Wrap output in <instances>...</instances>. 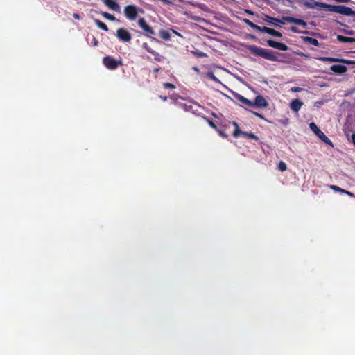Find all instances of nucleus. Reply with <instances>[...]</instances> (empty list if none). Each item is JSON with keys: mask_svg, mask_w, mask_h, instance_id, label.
Instances as JSON below:
<instances>
[{"mask_svg": "<svg viewBox=\"0 0 355 355\" xmlns=\"http://www.w3.org/2000/svg\"><path fill=\"white\" fill-rule=\"evenodd\" d=\"M247 49L252 55L255 56H259L270 61L278 60V58L277 57L275 53L270 50L261 48L255 45H249L248 46Z\"/></svg>", "mask_w": 355, "mask_h": 355, "instance_id": "obj_1", "label": "nucleus"}, {"mask_svg": "<svg viewBox=\"0 0 355 355\" xmlns=\"http://www.w3.org/2000/svg\"><path fill=\"white\" fill-rule=\"evenodd\" d=\"M326 9L329 12L341 14L345 16H352L354 15V11L351 8L345 6L329 5L327 3Z\"/></svg>", "mask_w": 355, "mask_h": 355, "instance_id": "obj_2", "label": "nucleus"}, {"mask_svg": "<svg viewBox=\"0 0 355 355\" xmlns=\"http://www.w3.org/2000/svg\"><path fill=\"white\" fill-rule=\"evenodd\" d=\"M310 129L326 144L333 146L331 141L326 136V135L317 126V125L311 122L309 124Z\"/></svg>", "mask_w": 355, "mask_h": 355, "instance_id": "obj_3", "label": "nucleus"}, {"mask_svg": "<svg viewBox=\"0 0 355 355\" xmlns=\"http://www.w3.org/2000/svg\"><path fill=\"white\" fill-rule=\"evenodd\" d=\"M232 124L234 126V130L233 132V136L234 137L236 138V137H239L240 135H243V136H244L245 137H248V138H249L250 139H253V140H255V141H258L259 140V137L256 135H254V133L241 131L240 130L239 124L236 122L233 121Z\"/></svg>", "mask_w": 355, "mask_h": 355, "instance_id": "obj_4", "label": "nucleus"}, {"mask_svg": "<svg viewBox=\"0 0 355 355\" xmlns=\"http://www.w3.org/2000/svg\"><path fill=\"white\" fill-rule=\"evenodd\" d=\"M103 64L109 69H116L119 66H122L121 60H116L111 56H105L103 60Z\"/></svg>", "mask_w": 355, "mask_h": 355, "instance_id": "obj_5", "label": "nucleus"}, {"mask_svg": "<svg viewBox=\"0 0 355 355\" xmlns=\"http://www.w3.org/2000/svg\"><path fill=\"white\" fill-rule=\"evenodd\" d=\"M286 22L300 25L304 28H306L307 26V23L304 19H297L290 16L283 17L282 19H279L278 23L285 24Z\"/></svg>", "mask_w": 355, "mask_h": 355, "instance_id": "obj_6", "label": "nucleus"}, {"mask_svg": "<svg viewBox=\"0 0 355 355\" xmlns=\"http://www.w3.org/2000/svg\"><path fill=\"white\" fill-rule=\"evenodd\" d=\"M124 14L129 20H135L138 14L137 6L133 5L125 6L124 8Z\"/></svg>", "mask_w": 355, "mask_h": 355, "instance_id": "obj_7", "label": "nucleus"}, {"mask_svg": "<svg viewBox=\"0 0 355 355\" xmlns=\"http://www.w3.org/2000/svg\"><path fill=\"white\" fill-rule=\"evenodd\" d=\"M118 39L124 42H129L131 41V34L125 28H120L116 31V33Z\"/></svg>", "mask_w": 355, "mask_h": 355, "instance_id": "obj_8", "label": "nucleus"}, {"mask_svg": "<svg viewBox=\"0 0 355 355\" xmlns=\"http://www.w3.org/2000/svg\"><path fill=\"white\" fill-rule=\"evenodd\" d=\"M137 23L138 26L146 33L147 36L154 35L155 34L153 28L147 24L144 18H139Z\"/></svg>", "mask_w": 355, "mask_h": 355, "instance_id": "obj_9", "label": "nucleus"}, {"mask_svg": "<svg viewBox=\"0 0 355 355\" xmlns=\"http://www.w3.org/2000/svg\"><path fill=\"white\" fill-rule=\"evenodd\" d=\"M266 42L269 46L278 50L285 51L288 49V46L282 42H277L270 39L266 40Z\"/></svg>", "mask_w": 355, "mask_h": 355, "instance_id": "obj_10", "label": "nucleus"}, {"mask_svg": "<svg viewBox=\"0 0 355 355\" xmlns=\"http://www.w3.org/2000/svg\"><path fill=\"white\" fill-rule=\"evenodd\" d=\"M268 106V103L266 98L261 95H258L255 97L254 101L252 102V107L265 108Z\"/></svg>", "mask_w": 355, "mask_h": 355, "instance_id": "obj_11", "label": "nucleus"}, {"mask_svg": "<svg viewBox=\"0 0 355 355\" xmlns=\"http://www.w3.org/2000/svg\"><path fill=\"white\" fill-rule=\"evenodd\" d=\"M304 5L307 8H326L327 3L323 2L315 1L314 0H309L304 2Z\"/></svg>", "mask_w": 355, "mask_h": 355, "instance_id": "obj_12", "label": "nucleus"}, {"mask_svg": "<svg viewBox=\"0 0 355 355\" xmlns=\"http://www.w3.org/2000/svg\"><path fill=\"white\" fill-rule=\"evenodd\" d=\"M142 47L147 52L150 53V54H152L154 56V60L155 61L160 62L163 60L164 57L162 56L161 55H159V53L153 50V49L150 46H149V45L146 42L143 43Z\"/></svg>", "mask_w": 355, "mask_h": 355, "instance_id": "obj_13", "label": "nucleus"}, {"mask_svg": "<svg viewBox=\"0 0 355 355\" xmlns=\"http://www.w3.org/2000/svg\"><path fill=\"white\" fill-rule=\"evenodd\" d=\"M260 32L268 33V34H269L273 37H282V33L281 32L277 31L273 28L266 27V26L261 27Z\"/></svg>", "mask_w": 355, "mask_h": 355, "instance_id": "obj_14", "label": "nucleus"}, {"mask_svg": "<svg viewBox=\"0 0 355 355\" xmlns=\"http://www.w3.org/2000/svg\"><path fill=\"white\" fill-rule=\"evenodd\" d=\"M105 6L114 11H119L120 6L116 0H101Z\"/></svg>", "mask_w": 355, "mask_h": 355, "instance_id": "obj_15", "label": "nucleus"}, {"mask_svg": "<svg viewBox=\"0 0 355 355\" xmlns=\"http://www.w3.org/2000/svg\"><path fill=\"white\" fill-rule=\"evenodd\" d=\"M330 69L336 73L342 74L347 71V67L341 64H334L331 67Z\"/></svg>", "mask_w": 355, "mask_h": 355, "instance_id": "obj_16", "label": "nucleus"}, {"mask_svg": "<svg viewBox=\"0 0 355 355\" xmlns=\"http://www.w3.org/2000/svg\"><path fill=\"white\" fill-rule=\"evenodd\" d=\"M302 105L303 103L300 100L294 99L291 102L290 107L293 111L297 112L301 109Z\"/></svg>", "mask_w": 355, "mask_h": 355, "instance_id": "obj_17", "label": "nucleus"}, {"mask_svg": "<svg viewBox=\"0 0 355 355\" xmlns=\"http://www.w3.org/2000/svg\"><path fill=\"white\" fill-rule=\"evenodd\" d=\"M330 188L335 191H337V192H339V193H345V194H347V196H349L351 197H354V194L347 191V190H345L340 187H339L338 186H336V185H331L330 186Z\"/></svg>", "mask_w": 355, "mask_h": 355, "instance_id": "obj_18", "label": "nucleus"}, {"mask_svg": "<svg viewBox=\"0 0 355 355\" xmlns=\"http://www.w3.org/2000/svg\"><path fill=\"white\" fill-rule=\"evenodd\" d=\"M302 39L304 42H307L311 45L319 46L320 43L317 39L310 37H302Z\"/></svg>", "mask_w": 355, "mask_h": 355, "instance_id": "obj_19", "label": "nucleus"}, {"mask_svg": "<svg viewBox=\"0 0 355 355\" xmlns=\"http://www.w3.org/2000/svg\"><path fill=\"white\" fill-rule=\"evenodd\" d=\"M236 98L239 101H240L243 104L250 106V107H252V101L248 100L245 97H244L240 94H238Z\"/></svg>", "mask_w": 355, "mask_h": 355, "instance_id": "obj_20", "label": "nucleus"}, {"mask_svg": "<svg viewBox=\"0 0 355 355\" xmlns=\"http://www.w3.org/2000/svg\"><path fill=\"white\" fill-rule=\"evenodd\" d=\"M243 21L248 26H249L250 27H251L252 28L256 30V31H258L260 32V30H261V26L255 24L254 23H253L252 21H251L250 20H249L248 19H243Z\"/></svg>", "mask_w": 355, "mask_h": 355, "instance_id": "obj_21", "label": "nucleus"}, {"mask_svg": "<svg viewBox=\"0 0 355 355\" xmlns=\"http://www.w3.org/2000/svg\"><path fill=\"white\" fill-rule=\"evenodd\" d=\"M337 39L339 42L344 43H353L355 42V38L348 37L343 35H338Z\"/></svg>", "mask_w": 355, "mask_h": 355, "instance_id": "obj_22", "label": "nucleus"}, {"mask_svg": "<svg viewBox=\"0 0 355 355\" xmlns=\"http://www.w3.org/2000/svg\"><path fill=\"white\" fill-rule=\"evenodd\" d=\"M159 37L164 40H169L171 38L170 33L164 29H162L159 32Z\"/></svg>", "mask_w": 355, "mask_h": 355, "instance_id": "obj_23", "label": "nucleus"}, {"mask_svg": "<svg viewBox=\"0 0 355 355\" xmlns=\"http://www.w3.org/2000/svg\"><path fill=\"white\" fill-rule=\"evenodd\" d=\"M265 17H266L265 20H266V22L272 23L273 25H275L276 26H279V27L281 26L280 25L277 24V23H278L279 19L270 17V16L267 15H265Z\"/></svg>", "mask_w": 355, "mask_h": 355, "instance_id": "obj_24", "label": "nucleus"}, {"mask_svg": "<svg viewBox=\"0 0 355 355\" xmlns=\"http://www.w3.org/2000/svg\"><path fill=\"white\" fill-rule=\"evenodd\" d=\"M94 22H95V24L101 29L105 31H108V27L107 26V25L103 23V21H101V20L99 19H95L94 20Z\"/></svg>", "mask_w": 355, "mask_h": 355, "instance_id": "obj_25", "label": "nucleus"}, {"mask_svg": "<svg viewBox=\"0 0 355 355\" xmlns=\"http://www.w3.org/2000/svg\"><path fill=\"white\" fill-rule=\"evenodd\" d=\"M202 118L205 121L207 122V123L209 124V125L210 127H211L214 130H218L217 125L211 120H210L208 117L204 116H202Z\"/></svg>", "mask_w": 355, "mask_h": 355, "instance_id": "obj_26", "label": "nucleus"}, {"mask_svg": "<svg viewBox=\"0 0 355 355\" xmlns=\"http://www.w3.org/2000/svg\"><path fill=\"white\" fill-rule=\"evenodd\" d=\"M101 15L107 19L110 20V21H115L116 20V17L112 15V14H110L108 12H103L101 13Z\"/></svg>", "mask_w": 355, "mask_h": 355, "instance_id": "obj_27", "label": "nucleus"}, {"mask_svg": "<svg viewBox=\"0 0 355 355\" xmlns=\"http://www.w3.org/2000/svg\"><path fill=\"white\" fill-rule=\"evenodd\" d=\"M318 60L323 62H336L338 60L334 58H329V57H320L318 58Z\"/></svg>", "mask_w": 355, "mask_h": 355, "instance_id": "obj_28", "label": "nucleus"}, {"mask_svg": "<svg viewBox=\"0 0 355 355\" xmlns=\"http://www.w3.org/2000/svg\"><path fill=\"white\" fill-rule=\"evenodd\" d=\"M277 167H278V169L282 172L286 171L287 170L286 164L285 162H284L283 161H280L278 163Z\"/></svg>", "mask_w": 355, "mask_h": 355, "instance_id": "obj_29", "label": "nucleus"}, {"mask_svg": "<svg viewBox=\"0 0 355 355\" xmlns=\"http://www.w3.org/2000/svg\"><path fill=\"white\" fill-rule=\"evenodd\" d=\"M163 87L165 89H174L175 88V86L173 84L170 83H164Z\"/></svg>", "mask_w": 355, "mask_h": 355, "instance_id": "obj_30", "label": "nucleus"}, {"mask_svg": "<svg viewBox=\"0 0 355 355\" xmlns=\"http://www.w3.org/2000/svg\"><path fill=\"white\" fill-rule=\"evenodd\" d=\"M207 77L209 79L214 80V81H218V78L216 77V76L214 74L213 72H208L207 73Z\"/></svg>", "mask_w": 355, "mask_h": 355, "instance_id": "obj_31", "label": "nucleus"}, {"mask_svg": "<svg viewBox=\"0 0 355 355\" xmlns=\"http://www.w3.org/2000/svg\"><path fill=\"white\" fill-rule=\"evenodd\" d=\"M291 31L293 32V33H303L302 31H300L297 27L295 26H291L290 28ZM304 33H307L308 32L307 31H305L304 32Z\"/></svg>", "mask_w": 355, "mask_h": 355, "instance_id": "obj_32", "label": "nucleus"}, {"mask_svg": "<svg viewBox=\"0 0 355 355\" xmlns=\"http://www.w3.org/2000/svg\"><path fill=\"white\" fill-rule=\"evenodd\" d=\"M217 131V132L218 133V135L221 137H223V138H227V135L221 130H220L218 128V130H216Z\"/></svg>", "mask_w": 355, "mask_h": 355, "instance_id": "obj_33", "label": "nucleus"}, {"mask_svg": "<svg viewBox=\"0 0 355 355\" xmlns=\"http://www.w3.org/2000/svg\"><path fill=\"white\" fill-rule=\"evenodd\" d=\"M92 44L94 46H97L98 45V40L95 37H93L92 38Z\"/></svg>", "mask_w": 355, "mask_h": 355, "instance_id": "obj_34", "label": "nucleus"}, {"mask_svg": "<svg viewBox=\"0 0 355 355\" xmlns=\"http://www.w3.org/2000/svg\"><path fill=\"white\" fill-rule=\"evenodd\" d=\"M252 113L254 116H257V117H259V118H260V119H265L264 116H263L261 114H259V113H258V112H254V111H252Z\"/></svg>", "mask_w": 355, "mask_h": 355, "instance_id": "obj_35", "label": "nucleus"}, {"mask_svg": "<svg viewBox=\"0 0 355 355\" xmlns=\"http://www.w3.org/2000/svg\"><path fill=\"white\" fill-rule=\"evenodd\" d=\"M351 141L352 142V144L355 146V133H353L352 135V136H351Z\"/></svg>", "mask_w": 355, "mask_h": 355, "instance_id": "obj_36", "label": "nucleus"}, {"mask_svg": "<svg viewBox=\"0 0 355 355\" xmlns=\"http://www.w3.org/2000/svg\"><path fill=\"white\" fill-rule=\"evenodd\" d=\"M73 17L75 19H77V20H79L80 19V17L78 13H73Z\"/></svg>", "mask_w": 355, "mask_h": 355, "instance_id": "obj_37", "label": "nucleus"}, {"mask_svg": "<svg viewBox=\"0 0 355 355\" xmlns=\"http://www.w3.org/2000/svg\"><path fill=\"white\" fill-rule=\"evenodd\" d=\"M336 2L338 3H348L350 1V0H334Z\"/></svg>", "mask_w": 355, "mask_h": 355, "instance_id": "obj_38", "label": "nucleus"}, {"mask_svg": "<svg viewBox=\"0 0 355 355\" xmlns=\"http://www.w3.org/2000/svg\"><path fill=\"white\" fill-rule=\"evenodd\" d=\"M245 12L246 13L249 14V15H254V12H253L252 10H248V9H245Z\"/></svg>", "mask_w": 355, "mask_h": 355, "instance_id": "obj_39", "label": "nucleus"}, {"mask_svg": "<svg viewBox=\"0 0 355 355\" xmlns=\"http://www.w3.org/2000/svg\"><path fill=\"white\" fill-rule=\"evenodd\" d=\"M300 90H301V88H300V87H294L292 89V91H293V92H299Z\"/></svg>", "mask_w": 355, "mask_h": 355, "instance_id": "obj_40", "label": "nucleus"}, {"mask_svg": "<svg viewBox=\"0 0 355 355\" xmlns=\"http://www.w3.org/2000/svg\"><path fill=\"white\" fill-rule=\"evenodd\" d=\"M160 98L164 101H166L167 100V97L166 96H160Z\"/></svg>", "mask_w": 355, "mask_h": 355, "instance_id": "obj_41", "label": "nucleus"}, {"mask_svg": "<svg viewBox=\"0 0 355 355\" xmlns=\"http://www.w3.org/2000/svg\"><path fill=\"white\" fill-rule=\"evenodd\" d=\"M159 71V68H155L153 69V73H157Z\"/></svg>", "mask_w": 355, "mask_h": 355, "instance_id": "obj_42", "label": "nucleus"}, {"mask_svg": "<svg viewBox=\"0 0 355 355\" xmlns=\"http://www.w3.org/2000/svg\"><path fill=\"white\" fill-rule=\"evenodd\" d=\"M173 33L174 34H175V35H178V36H181V35H180L178 31H175V30H173Z\"/></svg>", "mask_w": 355, "mask_h": 355, "instance_id": "obj_43", "label": "nucleus"}, {"mask_svg": "<svg viewBox=\"0 0 355 355\" xmlns=\"http://www.w3.org/2000/svg\"><path fill=\"white\" fill-rule=\"evenodd\" d=\"M341 61L343 62H345V63H349V62L347 60H342Z\"/></svg>", "mask_w": 355, "mask_h": 355, "instance_id": "obj_44", "label": "nucleus"}, {"mask_svg": "<svg viewBox=\"0 0 355 355\" xmlns=\"http://www.w3.org/2000/svg\"><path fill=\"white\" fill-rule=\"evenodd\" d=\"M212 115H213L214 116H216V114H215V113H214V112L212 113Z\"/></svg>", "mask_w": 355, "mask_h": 355, "instance_id": "obj_45", "label": "nucleus"}, {"mask_svg": "<svg viewBox=\"0 0 355 355\" xmlns=\"http://www.w3.org/2000/svg\"><path fill=\"white\" fill-rule=\"evenodd\" d=\"M251 37L254 39V38H255V36L252 35V36H251Z\"/></svg>", "mask_w": 355, "mask_h": 355, "instance_id": "obj_46", "label": "nucleus"}]
</instances>
